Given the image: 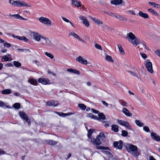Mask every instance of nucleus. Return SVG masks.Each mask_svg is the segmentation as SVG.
<instances>
[{"instance_id": "f257e3e1", "label": "nucleus", "mask_w": 160, "mask_h": 160, "mask_svg": "<svg viewBox=\"0 0 160 160\" xmlns=\"http://www.w3.org/2000/svg\"><path fill=\"white\" fill-rule=\"evenodd\" d=\"M126 148L128 152H129L133 156L138 157L140 154V152L136 146L132 144H128Z\"/></svg>"}, {"instance_id": "f03ea898", "label": "nucleus", "mask_w": 160, "mask_h": 160, "mask_svg": "<svg viewBox=\"0 0 160 160\" xmlns=\"http://www.w3.org/2000/svg\"><path fill=\"white\" fill-rule=\"evenodd\" d=\"M126 38L133 45L137 46L138 44V41L135 35L131 32L128 33Z\"/></svg>"}, {"instance_id": "7ed1b4c3", "label": "nucleus", "mask_w": 160, "mask_h": 160, "mask_svg": "<svg viewBox=\"0 0 160 160\" xmlns=\"http://www.w3.org/2000/svg\"><path fill=\"white\" fill-rule=\"evenodd\" d=\"M39 21L43 24L49 26L51 25V21L47 18L41 17L39 18Z\"/></svg>"}, {"instance_id": "20e7f679", "label": "nucleus", "mask_w": 160, "mask_h": 160, "mask_svg": "<svg viewBox=\"0 0 160 160\" xmlns=\"http://www.w3.org/2000/svg\"><path fill=\"white\" fill-rule=\"evenodd\" d=\"M19 114L20 117L23 119L25 120L28 125L30 123V120L28 118V116L24 112H19Z\"/></svg>"}, {"instance_id": "39448f33", "label": "nucleus", "mask_w": 160, "mask_h": 160, "mask_svg": "<svg viewBox=\"0 0 160 160\" xmlns=\"http://www.w3.org/2000/svg\"><path fill=\"white\" fill-rule=\"evenodd\" d=\"M15 6L17 7H30V6L28 4H27L21 0L16 1V3Z\"/></svg>"}, {"instance_id": "423d86ee", "label": "nucleus", "mask_w": 160, "mask_h": 160, "mask_svg": "<svg viewBox=\"0 0 160 160\" xmlns=\"http://www.w3.org/2000/svg\"><path fill=\"white\" fill-rule=\"evenodd\" d=\"M91 142L97 145H100L102 143L101 140L100 139L99 137H98V136L96 138H91Z\"/></svg>"}, {"instance_id": "0eeeda50", "label": "nucleus", "mask_w": 160, "mask_h": 160, "mask_svg": "<svg viewBox=\"0 0 160 160\" xmlns=\"http://www.w3.org/2000/svg\"><path fill=\"white\" fill-rule=\"evenodd\" d=\"M145 66L148 71L151 73H152L153 72V71L152 69V64L151 62H147Z\"/></svg>"}, {"instance_id": "6e6552de", "label": "nucleus", "mask_w": 160, "mask_h": 160, "mask_svg": "<svg viewBox=\"0 0 160 160\" xmlns=\"http://www.w3.org/2000/svg\"><path fill=\"white\" fill-rule=\"evenodd\" d=\"M41 43L42 45H45L46 44L49 45L50 43V41L49 39L45 37H42L40 40Z\"/></svg>"}, {"instance_id": "1a4fd4ad", "label": "nucleus", "mask_w": 160, "mask_h": 160, "mask_svg": "<svg viewBox=\"0 0 160 160\" xmlns=\"http://www.w3.org/2000/svg\"><path fill=\"white\" fill-rule=\"evenodd\" d=\"M73 36L75 38L77 39L80 41H81L84 43H85V42L81 38L79 37L77 34H76L74 32H72L68 34V36Z\"/></svg>"}, {"instance_id": "9d476101", "label": "nucleus", "mask_w": 160, "mask_h": 160, "mask_svg": "<svg viewBox=\"0 0 160 160\" xmlns=\"http://www.w3.org/2000/svg\"><path fill=\"white\" fill-rule=\"evenodd\" d=\"M76 61L83 64L86 65L87 64V61L83 58L81 56H79L76 59Z\"/></svg>"}, {"instance_id": "9b49d317", "label": "nucleus", "mask_w": 160, "mask_h": 160, "mask_svg": "<svg viewBox=\"0 0 160 160\" xmlns=\"http://www.w3.org/2000/svg\"><path fill=\"white\" fill-rule=\"evenodd\" d=\"M38 82L39 83H41L44 85L50 84V82L47 79L44 78H40L38 80Z\"/></svg>"}, {"instance_id": "f8f14e48", "label": "nucleus", "mask_w": 160, "mask_h": 160, "mask_svg": "<svg viewBox=\"0 0 160 160\" xmlns=\"http://www.w3.org/2000/svg\"><path fill=\"white\" fill-rule=\"evenodd\" d=\"M79 18L83 20V23L87 27H88L89 25V23L87 19L84 16H80L79 17Z\"/></svg>"}, {"instance_id": "ddd939ff", "label": "nucleus", "mask_w": 160, "mask_h": 160, "mask_svg": "<svg viewBox=\"0 0 160 160\" xmlns=\"http://www.w3.org/2000/svg\"><path fill=\"white\" fill-rule=\"evenodd\" d=\"M151 135L154 140L158 142L160 141V137L156 133L152 132L151 133Z\"/></svg>"}, {"instance_id": "4468645a", "label": "nucleus", "mask_w": 160, "mask_h": 160, "mask_svg": "<svg viewBox=\"0 0 160 160\" xmlns=\"http://www.w3.org/2000/svg\"><path fill=\"white\" fill-rule=\"evenodd\" d=\"M32 34L33 37L34 39L38 41H40L42 36L39 33L35 32H33Z\"/></svg>"}, {"instance_id": "2eb2a0df", "label": "nucleus", "mask_w": 160, "mask_h": 160, "mask_svg": "<svg viewBox=\"0 0 160 160\" xmlns=\"http://www.w3.org/2000/svg\"><path fill=\"white\" fill-rule=\"evenodd\" d=\"M71 2L72 5H75L77 8H79L82 6L81 2L76 0H71Z\"/></svg>"}, {"instance_id": "dca6fc26", "label": "nucleus", "mask_w": 160, "mask_h": 160, "mask_svg": "<svg viewBox=\"0 0 160 160\" xmlns=\"http://www.w3.org/2000/svg\"><path fill=\"white\" fill-rule=\"evenodd\" d=\"M12 36L14 38H16L20 40L23 41L25 42H27L28 41V39L24 36L21 37L17 36L16 37H15L14 34H12Z\"/></svg>"}, {"instance_id": "f3484780", "label": "nucleus", "mask_w": 160, "mask_h": 160, "mask_svg": "<svg viewBox=\"0 0 160 160\" xmlns=\"http://www.w3.org/2000/svg\"><path fill=\"white\" fill-rule=\"evenodd\" d=\"M122 112L127 117H130L132 115V113H130L129 111L126 108H122Z\"/></svg>"}, {"instance_id": "a211bd4d", "label": "nucleus", "mask_w": 160, "mask_h": 160, "mask_svg": "<svg viewBox=\"0 0 160 160\" xmlns=\"http://www.w3.org/2000/svg\"><path fill=\"white\" fill-rule=\"evenodd\" d=\"M47 103L49 106H53L54 107H56L58 105V102L54 101H48Z\"/></svg>"}, {"instance_id": "6ab92c4d", "label": "nucleus", "mask_w": 160, "mask_h": 160, "mask_svg": "<svg viewBox=\"0 0 160 160\" xmlns=\"http://www.w3.org/2000/svg\"><path fill=\"white\" fill-rule=\"evenodd\" d=\"M122 0H112L111 1V4L115 5H117L122 4Z\"/></svg>"}, {"instance_id": "aec40b11", "label": "nucleus", "mask_w": 160, "mask_h": 160, "mask_svg": "<svg viewBox=\"0 0 160 160\" xmlns=\"http://www.w3.org/2000/svg\"><path fill=\"white\" fill-rule=\"evenodd\" d=\"M67 71L73 73L78 75L80 74L79 71L76 69H73L72 68H69L67 69Z\"/></svg>"}, {"instance_id": "412c9836", "label": "nucleus", "mask_w": 160, "mask_h": 160, "mask_svg": "<svg viewBox=\"0 0 160 160\" xmlns=\"http://www.w3.org/2000/svg\"><path fill=\"white\" fill-rule=\"evenodd\" d=\"M138 15L144 18H147L149 17L147 13H144L142 11H140L139 12Z\"/></svg>"}, {"instance_id": "4be33fe9", "label": "nucleus", "mask_w": 160, "mask_h": 160, "mask_svg": "<svg viewBox=\"0 0 160 160\" xmlns=\"http://www.w3.org/2000/svg\"><path fill=\"white\" fill-rule=\"evenodd\" d=\"M112 130L115 132H117L118 131V126L115 124H113L112 126Z\"/></svg>"}, {"instance_id": "5701e85b", "label": "nucleus", "mask_w": 160, "mask_h": 160, "mask_svg": "<svg viewBox=\"0 0 160 160\" xmlns=\"http://www.w3.org/2000/svg\"><path fill=\"white\" fill-rule=\"evenodd\" d=\"M46 142L48 144L52 145H55L58 143L57 142L50 140H47Z\"/></svg>"}, {"instance_id": "b1692460", "label": "nucleus", "mask_w": 160, "mask_h": 160, "mask_svg": "<svg viewBox=\"0 0 160 160\" xmlns=\"http://www.w3.org/2000/svg\"><path fill=\"white\" fill-rule=\"evenodd\" d=\"M11 90L9 89H6L2 91V93L3 94H8L11 93Z\"/></svg>"}, {"instance_id": "393cba45", "label": "nucleus", "mask_w": 160, "mask_h": 160, "mask_svg": "<svg viewBox=\"0 0 160 160\" xmlns=\"http://www.w3.org/2000/svg\"><path fill=\"white\" fill-rule=\"evenodd\" d=\"M139 45L138 46V48L139 49H142L143 48H145L146 50H148V48L147 47V46L143 43H139L138 42V44Z\"/></svg>"}, {"instance_id": "a878e982", "label": "nucleus", "mask_w": 160, "mask_h": 160, "mask_svg": "<svg viewBox=\"0 0 160 160\" xmlns=\"http://www.w3.org/2000/svg\"><path fill=\"white\" fill-rule=\"evenodd\" d=\"M91 18L92 20L94 21L98 24L99 25L103 24L102 22L97 18Z\"/></svg>"}, {"instance_id": "bb28decb", "label": "nucleus", "mask_w": 160, "mask_h": 160, "mask_svg": "<svg viewBox=\"0 0 160 160\" xmlns=\"http://www.w3.org/2000/svg\"><path fill=\"white\" fill-rule=\"evenodd\" d=\"M98 116L99 117L98 118H99V121L100 120V119L104 120L106 119V117L103 113L101 112L99 113Z\"/></svg>"}, {"instance_id": "cd10ccee", "label": "nucleus", "mask_w": 160, "mask_h": 160, "mask_svg": "<svg viewBox=\"0 0 160 160\" xmlns=\"http://www.w3.org/2000/svg\"><path fill=\"white\" fill-rule=\"evenodd\" d=\"M115 17L119 20H122L123 21H126L127 20V19L126 18H124L122 16L120 15H118L115 16Z\"/></svg>"}, {"instance_id": "c85d7f7f", "label": "nucleus", "mask_w": 160, "mask_h": 160, "mask_svg": "<svg viewBox=\"0 0 160 160\" xmlns=\"http://www.w3.org/2000/svg\"><path fill=\"white\" fill-rule=\"evenodd\" d=\"M105 137L106 136L103 132H100L99 135L98 136V137H99L101 141H103Z\"/></svg>"}, {"instance_id": "c756f323", "label": "nucleus", "mask_w": 160, "mask_h": 160, "mask_svg": "<svg viewBox=\"0 0 160 160\" xmlns=\"http://www.w3.org/2000/svg\"><path fill=\"white\" fill-rule=\"evenodd\" d=\"M105 59L108 62H114V60L112 58V57L108 55L106 56Z\"/></svg>"}, {"instance_id": "7c9ffc66", "label": "nucleus", "mask_w": 160, "mask_h": 160, "mask_svg": "<svg viewBox=\"0 0 160 160\" xmlns=\"http://www.w3.org/2000/svg\"><path fill=\"white\" fill-rule=\"evenodd\" d=\"M118 48L119 52H120V53L122 54H125V52L124 51V50L123 48L122 47V46L121 45L119 44L118 45Z\"/></svg>"}, {"instance_id": "2f4dec72", "label": "nucleus", "mask_w": 160, "mask_h": 160, "mask_svg": "<svg viewBox=\"0 0 160 160\" xmlns=\"http://www.w3.org/2000/svg\"><path fill=\"white\" fill-rule=\"evenodd\" d=\"M136 124L139 127H141L144 126V124L140 121L139 120H136L135 121Z\"/></svg>"}, {"instance_id": "473e14b6", "label": "nucleus", "mask_w": 160, "mask_h": 160, "mask_svg": "<svg viewBox=\"0 0 160 160\" xmlns=\"http://www.w3.org/2000/svg\"><path fill=\"white\" fill-rule=\"evenodd\" d=\"M9 16L10 17H13L16 19H21V16L18 14H16L14 15L10 14L9 15Z\"/></svg>"}, {"instance_id": "72a5a7b5", "label": "nucleus", "mask_w": 160, "mask_h": 160, "mask_svg": "<svg viewBox=\"0 0 160 160\" xmlns=\"http://www.w3.org/2000/svg\"><path fill=\"white\" fill-rule=\"evenodd\" d=\"M148 11L149 12L152 13L155 16H158V15L156 12L152 8L148 9Z\"/></svg>"}, {"instance_id": "f704fd0d", "label": "nucleus", "mask_w": 160, "mask_h": 160, "mask_svg": "<svg viewBox=\"0 0 160 160\" xmlns=\"http://www.w3.org/2000/svg\"><path fill=\"white\" fill-rule=\"evenodd\" d=\"M119 144L118 145H117V148L119 149H121L122 148V147L123 145V142H122L121 140H120L119 141Z\"/></svg>"}, {"instance_id": "c9c22d12", "label": "nucleus", "mask_w": 160, "mask_h": 160, "mask_svg": "<svg viewBox=\"0 0 160 160\" xmlns=\"http://www.w3.org/2000/svg\"><path fill=\"white\" fill-rule=\"evenodd\" d=\"M29 82L31 84L33 85H36L37 83V81L32 78L30 79L29 80Z\"/></svg>"}, {"instance_id": "e433bc0d", "label": "nucleus", "mask_w": 160, "mask_h": 160, "mask_svg": "<svg viewBox=\"0 0 160 160\" xmlns=\"http://www.w3.org/2000/svg\"><path fill=\"white\" fill-rule=\"evenodd\" d=\"M93 130H94L93 129H90L88 131L87 135L88 138L89 139H90L91 138V135H92V131Z\"/></svg>"}, {"instance_id": "4c0bfd02", "label": "nucleus", "mask_w": 160, "mask_h": 160, "mask_svg": "<svg viewBox=\"0 0 160 160\" xmlns=\"http://www.w3.org/2000/svg\"><path fill=\"white\" fill-rule=\"evenodd\" d=\"M96 148L98 149L101 150H108L109 149V148L108 147L101 146H97Z\"/></svg>"}, {"instance_id": "58836bf2", "label": "nucleus", "mask_w": 160, "mask_h": 160, "mask_svg": "<svg viewBox=\"0 0 160 160\" xmlns=\"http://www.w3.org/2000/svg\"><path fill=\"white\" fill-rule=\"evenodd\" d=\"M13 63L14 65L17 67H19L21 66V63L18 61H14Z\"/></svg>"}, {"instance_id": "ea45409f", "label": "nucleus", "mask_w": 160, "mask_h": 160, "mask_svg": "<svg viewBox=\"0 0 160 160\" xmlns=\"http://www.w3.org/2000/svg\"><path fill=\"white\" fill-rule=\"evenodd\" d=\"M56 113H57L59 116L62 117H64L65 116H66V114H68V115H70L69 113H67V114H65L63 112H56Z\"/></svg>"}, {"instance_id": "a19ab883", "label": "nucleus", "mask_w": 160, "mask_h": 160, "mask_svg": "<svg viewBox=\"0 0 160 160\" xmlns=\"http://www.w3.org/2000/svg\"><path fill=\"white\" fill-rule=\"evenodd\" d=\"M78 106L82 110H85L86 108V106L83 104H78Z\"/></svg>"}, {"instance_id": "79ce46f5", "label": "nucleus", "mask_w": 160, "mask_h": 160, "mask_svg": "<svg viewBox=\"0 0 160 160\" xmlns=\"http://www.w3.org/2000/svg\"><path fill=\"white\" fill-rule=\"evenodd\" d=\"M119 102L121 105L123 106V107H127L128 105L127 102L124 100H120Z\"/></svg>"}, {"instance_id": "37998d69", "label": "nucleus", "mask_w": 160, "mask_h": 160, "mask_svg": "<svg viewBox=\"0 0 160 160\" xmlns=\"http://www.w3.org/2000/svg\"><path fill=\"white\" fill-rule=\"evenodd\" d=\"M21 105L19 103H16L14 104L13 107L14 108L17 109H19L20 108Z\"/></svg>"}, {"instance_id": "c03bdc74", "label": "nucleus", "mask_w": 160, "mask_h": 160, "mask_svg": "<svg viewBox=\"0 0 160 160\" xmlns=\"http://www.w3.org/2000/svg\"><path fill=\"white\" fill-rule=\"evenodd\" d=\"M45 54L46 56L50 58L51 59H52L54 58L53 55L50 53L46 52L45 53Z\"/></svg>"}, {"instance_id": "a18cd8bd", "label": "nucleus", "mask_w": 160, "mask_h": 160, "mask_svg": "<svg viewBox=\"0 0 160 160\" xmlns=\"http://www.w3.org/2000/svg\"><path fill=\"white\" fill-rule=\"evenodd\" d=\"M124 126L126 127H127L128 128L130 129H131V126L129 123L127 122H126L125 123H124Z\"/></svg>"}, {"instance_id": "49530a36", "label": "nucleus", "mask_w": 160, "mask_h": 160, "mask_svg": "<svg viewBox=\"0 0 160 160\" xmlns=\"http://www.w3.org/2000/svg\"><path fill=\"white\" fill-rule=\"evenodd\" d=\"M122 133L121 135L123 137H126L128 136V132L126 130H122Z\"/></svg>"}, {"instance_id": "de8ad7c7", "label": "nucleus", "mask_w": 160, "mask_h": 160, "mask_svg": "<svg viewBox=\"0 0 160 160\" xmlns=\"http://www.w3.org/2000/svg\"><path fill=\"white\" fill-rule=\"evenodd\" d=\"M127 72L129 73H130V74L133 76H135L136 75V74H137V72H138V71L137 70H136L134 72L129 70H128Z\"/></svg>"}, {"instance_id": "09e8293b", "label": "nucleus", "mask_w": 160, "mask_h": 160, "mask_svg": "<svg viewBox=\"0 0 160 160\" xmlns=\"http://www.w3.org/2000/svg\"><path fill=\"white\" fill-rule=\"evenodd\" d=\"M125 122H125L124 121L119 119H118V124L122 126H124V123H125Z\"/></svg>"}, {"instance_id": "8fccbe9b", "label": "nucleus", "mask_w": 160, "mask_h": 160, "mask_svg": "<svg viewBox=\"0 0 160 160\" xmlns=\"http://www.w3.org/2000/svg\"><path fill=\"white\" fill-rule=\"evenodd\" d=\"M103 152L105 153L106 154L108 155L109 156V157L111 158L112 157V154L108 151H103Z\"/></svg>"}, {"instance_id": "3c124183", "label": "nucleus", "mask_w": 160, "mask_h": 160, "mask_svg": "<svg viewBox=\"0 0 160 160\" xmlns=\"http://www.w3.org/2000/svg\"><path fill=\"white\" fill-rule=\"evenodd\" d=\"M2 59H3L6 62L9 61V58L7 57V55H4L2 56Z\"/></svg>"}, {"instance_id": "603ef678", "label": "nucleus", "mask_w": 160, "mask_h": 160, "mask_svg": "<svg viewBox=\"0 0 160 160\" xmlns=\"http://www.w3.org/2000/svg\"><path fill=\"white\" fill-rule=\"evenodd\" d=\"M9 2L10 4H12V5L15 6L16 4V1H15L13 0H9Z\"/></svg>"}, {"instance_id": "864d4df0", "label": "nucleus", "mask_w": 160, "mask_h": 160, "mask_svg": "<svg viewBox=\"0 0 160 160\" xmlns=\"http://www.w3.org/2000/svg\"><path fill=\"white\" fill-rule=\"evenodd\" d=\"M4 46L7 48H9L11 46V44L8 42H4L3 44Z\"/></svg>"}, {"instance_id": "5fc2aeb1", "label": "nucleus", "mask_w": 160, "mask_h": 160, "mask_svg": "<svg viewBox=\"0 0 160 160\" xmlns=\"http://www.w3.org/2000/svg\"><path fill=\"white\" fill-rule=\"evenodd\" d=\"M18 51H20L21 52H23L24 51H28L29 52H30V51L29 49H18Z\"/></svg>"}, {"instance_id": "6e6d98bb", "label": "nucleus", "mask_w": 160, "mask_h": 160, "mask_svg": "<svg viewBox=\"0 0 160 160\" xmlns=\"http://www.w3.org/2000/svg\"><path fill=\"white\" fill-rule=\"evenodd\" d=\"M140 55L144 59H146L147 58V56L146 54L143 52H141L140 53Z\"/></svg>"}, {"instance_id": "4d7b16f0", "label": "nucleus", "mask_w": 160, "mask_h": 160, "mask_svg": "<svg viewBox=\"0 0 160 160\" xmlns=\"http://www.w3.org/2000/svg\"><path fill=\"white\" fill-rule=\"evenodd\" d=\"M95 47L96 48L99 49V50H102V47H101V46L98 44H95Z\"/></svg>"}, {"instance_id": "13d9d810", "label": "nucleus", "mask_w": 160, "mask_h": 160, "mask_svg": "<svg viewBox=\"0 0 160 160\" xmlns=\"http://www.w3.org/2000/svg\"><path fill=\"white\" fill-rule=\"evenodd\" d=\"M143 130L146 132H149L150 130L149 128L147 126H144L143 128Z\"/></svg>"}, {"instance_id": "bf43d9fd", "label": "nucleus", "mask_w": 160, "mask_h": 160, "mask_svg": "<svg viewBox=\"0 0 160 160\" xmlns=\"http://www.w3.org/2000/svg\"><path fill=\"white\" fill-rule=\"evenodd\" d=\"M91 111L92 112L95 113H99V111L96 110L93 108H92Z\"/></svg>"}, {"instance_id": "052dcab7", "label": "nucleus", "mask_w": 160, "mask_h": 160, "mask_svg": "<svg viewBox=\"0 0 160 160\" xmlns=\"http://www.w3.org/2000/svg\"><path fill=\"white\" fill-rule=\"evenodd\" d=\"M148 4L151 6H154V7H156V3L155 2H149Z\"/></svg>"}, {"instance_id": "680f3d73", "label": "nucleus", "mask_w": 160, "mask_h": 160, "mask_svg": "<svg viewBox=\"0 0 160 160\" xmlns=\"http://www.w3.org/2000/svg\"><path fill=\"white\" fill-rule=\"evenodd\" d=\"M119 142H115L114 143H113V146H114V148H116L117 147V145H118L119 144Z\"/></svg>"}, {"instance_id": "e2e57ef3", "label": "nucleus", "mask_w": 160, "mask_h": 160, "mask_svg": "<svg viewBox=\"0 0 160 160\" xmlns=\"http://www.w3.org/2000/svg\"><path fill=\"white\" fill-rule=\"evenodd\" d=\"M135 76L138 79H140V80H141V78L140 77V75H139L138 72H137V74H136V75Z\"/></svg>"}, {"instance_id": "0e129e2a", "label": "nucleus", "mask_w": 160, "mask_h": 160, "mask_svg": "<svg viewBox=\"0 0 160 160\" xmlns=\"http://www.w3.org/2000/svg\"><path fill=\"white\" fill-rule=\"evenodd\" d=\"M92 119H95V120H97L99 121V118H98V117H97L96 116L94 115H93V116L92 118Z\"/></svg>"}, {"instance_id": "69168bd1", "label": "nucleus", "mask_w": 160, "mask_h": 160, "mask_svg": "<svg viewBox=\"0 0 160 160\" xmlns=\"http://www.w3.org/2000/svg\"><path fill=\"white\" fill-rule=\"evenodd\" d=\"M86 116L87 117H90L92 119V118L93 116V114H92V113H88L87 115Z\"/></svg>"}, {"instance_id": "338daca9", "label": "nucleus", "mask_w": 160, "mask_h": 160, "mask_svg": "<svg viewBox=\"0 0 160 160\" xmlns=\"http://www.w3.org/2000/svg\"><path fill=\"white\" fill-rule=\"evenodd\" d=\"M62 18L63 20L66 22H70L66 18L63 17H62Z\"/></svg>"}, {"instance_id": "774afa93", "label": "nucleus", "mask_w": 160, "mask_h": 160, "mask_svg": "<svg viewBox=\"0 0 160 160\" xmlns=\"http://www.w3.org/2000/svg\"><path fill=\"white\" fill-rule=\"evenodd\" d=\"M155 53L157 55L160 57V50H157Z\"/></svg>"}]
</instances>
